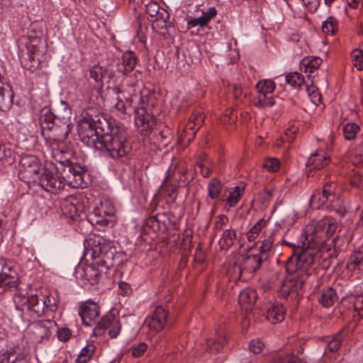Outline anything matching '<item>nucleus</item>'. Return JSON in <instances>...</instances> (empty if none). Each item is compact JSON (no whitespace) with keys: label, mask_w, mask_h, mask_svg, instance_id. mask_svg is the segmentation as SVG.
<instances>
[{"label":"nucleus","mask_w":363,"mask_h":363,"mask_svg":"<svg viewBox=\"0 0 363 363\" xmlns=\"http://www.w3.org/2000/svg\"><path fill=\"white\" fill-rule=\"evenodd\" d=\"M265 259L260 255H250L247 256L245 261V267L250 273H255L261 267Z\"/></svg>","instance_id":"33"},{"label":"nucleus","mask_w":363,"mask_h":363,"mask_svg":"<svg viewBox=\"0 0 363 363\" xmlns=\"http://www.w3.org/2000/svg\"><path fill=\"white\" fill-rule=\"evenodd\" d=\"M79 315L82 323L86 326H89L100 315L99 306L94 301L89 300L82 303L79 308Z\"/></svg>","instance_id":"15"},{"label":"nucleus","mask_w":363,"mask_h":363,"mask_svg":"<svg viewBox=\"0 0 363 363\" xmlns=\"http://www.w3.org/2000/svg\"><path fill=\"white\" fill-rule=\"evenodd\" d=\"M266 225L267 220L264 218H260L250 230L252 231V233L258 235L262 229L264 228Z\"/></svg>","instance_id":"57"},{"label":"nucleus","mask_w":363,"mask_h":363,"mask_svg":"<svg viewBox=\"0 0 363 363\" xmlns=\"http://www.w3.org/2000/svg\"><path fill=\"white\" fill-rule=\"evenodd\" d=\"M135 124L139 127H143L147 130L152 127L150 118V116L147 114L143 108L134 109Z\"/></svg>","instance_id":"31"},{"label":"nucleus","mask_w":363,"mask_h":363,"mask_svg":"<svg viewBox=\"0 0 363 363\" xmlns=\"http://www.w3.org/2000/svg\"><path fill=\"white\" fill-rule=\"evenodd\" d=\"M162 9L155 1H150L146 5V12L151 18L156 16Z\"/></svg>","instance_id":"50"},{"label":"nucleus","mask_w":363,"mask_h":363,"mask_svg":"<svg viewBox=\"0 0 363 363\" xmlns=\"http://www.w3.org/2000/svg\"><path fill=\"white\" fill-rule=\"evenodd\" d=\"M96 352V346L89 343L84 347L75 360L76 363H88L94 357Z\"/></svg>","instance_id":"34"},{"label":"nucleus","mask_w":363,"mask_h":363,"mask_svg":"<svg viewBox=\"0 0 363 363\" xmlns=\"http://www.w3.org/2000/svg\"><path fill=\"white\" fill-rule=\"evenodd\" d=\"M286 82L294 89H298L306 82L304 77L298 72H290L285 77Z\"/></svg>","instance_id":"38"},{"label":"nucleus","mask_w":363,"mask_h":363,"mask_svg":"<svg viewBox=\"0 0 363 363\" xmlns=\"http://www.w3.org/2000/svg\"><path fill=\"white\" fill-rule=\"evenodd\" d=\"M20 175L28 183H35L42 172L38 159L34 156H26L21 160Z\"/></svg>","instance_id":"12"},{"label":"nucleus","mask_w":363,"mask_h":363,"mask_svg":"<svg viewBox=\"0 0 363 363\" xmlns=\"http://www.w3.org/2000/svg\"><path fill=\"white\" fill-rule=\"evenodd\" d=\"M315 84V81L314 79L307 80L306 82V90L311 102L317 106L320 104L322 96L318 90V87Z\"/></svg>","instance_id":"30"},{"label":"nucleus","mask_w":363,"mask_h":363,"mask_svg":"<svg viewBox=\"0 0 363 363\" xmlns=\"http://www.w3.org/2000/svg\"><path fill=\"white\" fill-rule=\"evenodd\" d=\"M237 234L234 229L230 228L223 230L218 241V245L222 250H228L235 243Z\"/></svg>","instance_id":"27"},{"label":"nucleus","mask_w":363,"mask_h":363,"mask_svg":"<svg viewBox=\"0 0 363 363\" xmlns=\"http://www.w3.org/2000/svg\"><path fill=\"white\" fill-rule=\"evenodd\" d=\"M329 157L323 150H319L313 153L308 158L306 167L308 168V177L312 176V170H319L329 163Z\"/></svg>","instance_id":"17"},{"label":"nucleus","mask_w":363,"mask_h":363,"mask_svg":"<svg viewBox=\"0 0 363 363\" xmlns=\"http://www.w3.org/2000/svg\"><path fill=\"white\" fill-rule=\"evenodd\" d=\"M308 275L303 271L297 272V274L292 277L286 279L281 284L280 291L282 296L291 298H298L302 291L303 286Z\"/></svg>","instance_id":"9"},{"label":"nucleus","mask_w":363,"mask_h":363,"mask_svg":"<svg viewBox=\"0 0 363 363\" xmlns=\"http://www.w3.org/2000/svg\"><path fill=\"white\" fill-rule=\"evenodd\" d=\"M225 341V335L216 331V338L208 339L206 342L207 351L211 353L218 352L223 348Z\"/></svg>","instance_id":"32"},{"label":"nucleus","mask_w":363,"mask_h":363,"mask_svg":"<svg viewBox=\"0 0 363 363\" xmlns=\"http://www.w3.org/2000/svg\"><path fill=\"white\" fill-rule=\"evenodd\" d=\"M147 346L145 342H140L137 345H133L131 347V354L134 357H141L146 351Z\"/></svg>","instance_id":"51"},{"label":"nucleus","mask_w":363,"mask_h":363,"mask_svg":"<svg viewBox=\"0 0 363 363\" xmlns=\"http://www.w3.org/2000/svg\"><path fill=\"white\" fill-rule=\"evenodd\" d=\"M155 18L153 20L154 21L160 22L163 23L164 22H167V20L169 18V14L166 9L162 8V10L159 12V13L156 16H155Z\"/></svg>","instance_id":"60"},{"label":"nucleus","mask_w":363,"mask_h":363,"mask_svg":"<svg viewBox=\"0 0 363 363\" xmlns=\"http://www.w3.org/2000/svg\"><path fill=\"white\" fill-rule=\"evenodd\" d=\"M318 248L309 247L308 242H307V244L303 242L301 247L298 245L286 262V272L293 274L296 272L302 271V268L312 264L314 261V256L311 250Z\"/></svg>","instance_id":"6"},{"label":"nucleus","mask_w":363,"mask_h":363,"mask_svg":"<svg viewBox=\"0 0 363 363\" xmlns=\"http://www.w3.org/2000/svg\"><path fill=\"white\" fill-rule=\"evenodd\" d=\"M62 214L72 220H77L80 218L82 209L77 206V199L75 197H68L60 203Z\"/></svg>","instance_id":"18"},{"label":"nucleus","mask_w":363,"mask_h":363,"mask_svg":"<svg viewBox=\"0 0 363 363\" xmlns=\"http://www.w3.org/2000/svg\"><path fill=\"white\" fill-rule=\"evenodd\" d=\"M322 60L318 57H313L312 58H304L301 61V67L304 69V72L308 73V80L314 79L312 75L320 67Z\"/></svg>","instance_id":"26"},{"label":"nucleus","mask_w":363,"mask_h":363,"mask_svg":"<svg viewBox=\"0 0 363 363\" xmlns=\"http://www.w3.org/2000/svg\"><path fill=\"white\" fill-rule=\"evenodd\" d=\"M324 191L316 190L310 199L309 205L311 208L320 209L327 204V197Z\"/></svg>","instance_id":"35"},{"label":"nucleus","mask_w":363,"mask_h":363,"mask_svg":"<svg viewBox=\"0 0 363 363\" xmlns=\"http://www.w3.org/2000/svg\"><path fill=\"white\" fill-rule=\"evenodd\" d=\"M296 133V130L294 128H289L286 130L285 136L282 138L283 140H286L288 143H292L294 140V135Z\"/></svg>","instance_id":"63"},{"label":"nucleus","mask_w":363,"mask_h":363,"mask_svg":"<svg viewBox=\"0 0 363 363\" xmlns=\"http://www.w3.org/2000/svg\"><path fill=\"white\" fill-rule=\"evenodd\" d=\"M322 31L328 35H333L338 30V21L329 16L322 24Z\"/></svg>","instance_id":"40"},{"label":"nucleus","mask_w":363,"mask_h":363,"mask_svg":"<svg viewBox=\"0 0 363 363\" xmlns=\"http://www.w3.org/2000/svg\"><path fill=\"white\" fill-rule=\"evenodd\" d=\"M21 47H25L26 52H34V53H43V43L40 38V33L33 35L32 30L26 35H23L20 40Z\"/></svg>","instance_id":"16"},{"label":"nucleus","mask_w":363,"mask_h":363,"mask_svg":"<svg viewBox=\"0 0 363 363\" xmlns=\"http://www.w3.org/2000/svg\"><path fill=\"white\" fill-rule=\"evenodd\" d=\"M233 92L235 99L237 100H242L247 94V91H243L242 87L237 84L234 85Z\"/></svg>","instance_id":"58"},{"label":"nucleus","mask_w":363,"mask_h":363,"mask_svg":"<svg viewBox=\"0 0 363 363\" xmlns=\"http://www.w3.org/2000/svg\"><path fill=\"white\" fill-rule=\"evenodd\" d=\"M91 255L93 262L82 269L80 277L91 285L96 284L103 274H107L109 267L113 264L115 249L109 243L99 238L93 241V247L87 249L86 254Z\"/></svg>","instance_id":"3"},{"label":"nucleus","mask_w":363,"mask_h":363,"mask_svg":"<svg viewBox=\"0 0 363 363\" xmlns=\"http://www.w3.org/2000/svg\"><path fill=\"white\" fill-rule=\"evenodd\" d=\"M284 363H303L302 360L297 357L290 354L283 356Z\"/></svg>","instance_id":"64"},{"label":"nucleus","mask_w":363,"mask_h":363,"mask_svg":"<svg viewBox=\"0 0 363 363\" xmlns=\"http://www.w3.org/2000/svg\"><path fill=\"white\" fill-rule=\"evenodd\" d=\"M286 311L280 303H274L267 309L266 318L272 324L281 322L285 317Z\"/></svg>","instance_id":"21"},{"label":"nucleus","mask_w":363,"mask_h":363,"mask_svg":"<svg viewBox=\"0 0 363 363\" xmlns=\"http://www.w3.org/2000/svg\"><path fill=\"white\" fill-rule=\"evenodd\" d=\"M38 183L43 189L52 194L57 193L65 187V181L60 177L57 170L52 172L48 169H42Z\"/></svg>","instance_id":"10"},{"label":"nucleus","mask_w":363,"mask_h":363,"mask_svg":"<svg viewBox=\"0 0 363 363\" xmlns=\"http://www.w3.org/2000/svg\"><path fill=\"white\" fill-rule=\"evenodd\" d=\"M337 299L338 295L332 287L323 289L318 297V302L325 308L332 306Z\"/></svg>","instance_id":"28"},{"label":"nucleus","mask_w":363,"mask_h":363,"mask_svg":"<svg viewBox=\"0 0 363 363\" xmlns=\"http://www.w3.org/2000/svg\"><path fill=\"white\" fill-rule=\"evenodd\" d=\"M222 185L216 178L212 179L208 184V197L213 200L219 198L221 192Z\"/></svg>","instance_id":"39"},{"label":"nucleus","mask_w":363,"mask_h":363,"mask_svg":"<svg viewBox=\"0 0 363 363\" xmlns=\"http://www.w3.org/2000/svg\"><path fill=\"white\" fill-rule=\"evenodd\" d=\"M362 260L363 252L360 250L355 251L354 254L350 256L349 262L347 264V268L349 269H354Z\"/></svg>","instance_id":"46"},{"label":"nucleus","mask_w":363,"mask_h":363,"mask_svg":"<svg viewBox=\"0 0 363 363\" xmlns=\"http://www.w3.org/2000/svg\"><path fill=\"white\" fill-rule=\"evenodd\" d=\"M33 303H35V315L38 317L50 315L57 308V301L51 295L40 296L36 295V298L33 299Z\"/></svg>","instance_id":"14"},{"label":"nucleus","mask_w":363,"mask_h":363,"mask_svg":"<svg viewBox=\"0 0 363 363\" xmlns=\"http://www.w3.org/2000/svg\"><path fill=\"white\" fill-rule=\"evenodd\" d=\"M276 234L274 232L272 233L269 238L264 240L259 247V255H262L264 259L267 258V253L270 250L273 245V242L274 241V236Z\"/></svg>","instance_id":"45"},{"label":"nucleus","mask_w":363,"mask_h":363,"mask_svg":"<svg viewBox=\"0 0 363 363\" xmlns=\"http://www.w3.org/2000/svg\"><path fill=\"white\" fill-rule=\"evenodd\" d=\"M258 94H272L275 89V84L269 79L260 80L256 85Z\"/></svg>","instance_id":"42"},{"label":"nucleus","mask_w":363,"mask_h":363,"mask_svg":"<svg viewBox=\"0 0 363 363\" xmlns=\"http://www.w3.org/2000/svg\"><path fill=\"white\" fill-rule=\"evenodd\" d=\"M170 178V168L169 167L165 172V177L160 185L161 190L172 200H175L177 198V191L178 185L174 184L168 183Z\"/></svg>","instance_id":"29"},{"label":"nucleus","mask_w":363,"mask_h":363,"mask_svg":"<svg viewBox=\"0 0 363 363\" xmlns=\"http://www.w3.org/2000/svg\"><path fill=\"white\" fill-rule=\"evenodd\" d=\"M71 116V108L63 101L53 111L44 107L40 116L42 134L60 141L66 139L72 127Z\"/></svg>","instance_id":"2"},{"label":"nucleus","mask_w":363,"mask_h":363,"mask_svg":"<svg viewBox=\"0 0 363 363\" xmlns=\"http://www.w3.org/2000/svg\"><path fill=\"white\" fill-rule=\"evenodd\" d=\"M352 57L353 59V65L357 68L358 70L363 69V55L362 51L355 50L352 52Z\"/></svg>","instance_id":"49"},{"label":"nucleus","mask_w":363,"mask_h":363,"mask_svg":"<svg viewBox=\"0 0 363 363\" xmlns=\"http://www.w3.org/2000/svg\"><path fill=\"white\" fill-rule=\"evenodd\" d=\"M104 74V69L99 65H94L89 70L90 78L97 83L102 82Z\"/></svg>","instance_id":"47"},{"label":"nucleus","mask_w":363,"mask_h":363,"mask_svg":"<svg viewBox=\"0 0 363 363\" xmlns=\"http://www.w3.org/2000/svg\"><path fill=\"white\" fill-rule=\"evenodd\" d=\"M279 166L280 162L279 160L276 158H268L263 162V167L272 172H277L279 169Z\"/></svg>","instance_id":"48"},{"label":"nucleus","mask_w":363,"mask_h":363,"mask_svg":"<svg viewBox=\"0 0 363 363\" xmlns=\"http://www.w3.org/2000/svg\"><path fill=\"white\" fill-rule=\"evenodd\" d=\"M320 0H302L309 12L313 13L318 9Z\"/></svg>","instance_id":"55"},{"label":"nucleus","mask_w":363,"mask_h":363,"mask_svg":"<svg viewBox=\"0 0 363 363\" xmlns=\"http://www.w3.org/2000/svg\"><path fill=\"white\" fill-rule=\"evenodd\" d=\"M20 268L13 262L0 258V289L4 291L18 290L21 284Z\"/></svg>","instance_id":"7"},{"label":"nucleus","mask_w":363,"mask_h":363,"mask_svg":"<svg viewBox=\"0 0 363 363\" xmlns=\"http://www.w3.org/2000/svg\"><path fill=\"white\" fill-rule=\"evenodd\" d=\"M56 169L65 181V184H67L70 187L75 189H84L87 186L88 183L84 180L86 171L79 164L67 160L60 162Z\"/></svg>","instance_id":"5"},{"label":"nucleus","mask_w":363,"mask_h":363,"mask_svg":"<svg viewBox=\"0 0 363 363\" xmlns=\"http://www.w3.org/2000/svg\"><path fill=\"white\" fill-rule=\"evenodd\" d=\"M257 298V294L255 290L245 289L240 293L238 302L242 310L245 311L246 313H248L251 311Z\"/></svg>","instance_id":"20"},{"label":"nucleus","mask_w":363,"mask_h":363,"mask_svg":"<svg viewBox=\"0 0 363 363\" xmlns=\"http://www.w3.org/2000/svg\"><path fill=\"white\" fill-rule=\"evenodd\" d=\"M72 333L69 328H63L58 330L57 337L60 341L66 342L71 337Z\"/></svg>","instance_id":"56"},{"label":"nucleus","mask_w":363,"mask_h":363,"mask_svg":"<svg viewBox=\"0 0 363 363\" xmlns=\"http://www.w3.org/2000/svg\"><path fill=\"white\" fill-rule=\"evenodd\" d=\"M340 348V340L338 338H334L328 343V349L331 352H338Z\"/></svg>","instance_id":"61"},{"label":"nucleus","mask_w":363,"mask_h":363,"mask_svg":"<svg viewBox=\"0 0 363 363\" xmlns=\"http://www.w3.org/2000/svg\"><path fill=\"white\" fill-rule=\"evenodd\" d=\"M115 211V208L111 201L104 200L87 216V220L92 225H108L109 220L106 217L113 216Z\"/></svg>","instance_id":"11"},{"label":"nucleus","mask_w":363,"mask_h":363,"mask_svg":"<svg viewBox=\"0 0 363 363\" xmlns=\"http://www.w3.org/2000/svg\"><path fill=\"white\" fill-rule=\"evenodd\" d=\"M116 108L123 114H125L128 112V109L130 107V100L127 99L124 102L122 99L117 96V102L115 104Z\"/></svg>","instance_id":"52"},{"label":"nucleus","mask_w":363,"mask_h":363,"mask_svg":"<svg viewBox=\"0 0 363 363\" xmlns=\"http://www.w3.org/2000/svg\"><path fill=\"white\" fill-rule=\"evenodd\" d=\"M13 96V94L11 87L3 84L1 79H0V109L4 106H6L11 104Z\"/></svg>","instance_id":"36"},{"label":"nucleus","mask_w":363,"mask_h":363,"mask_svg":"<svg viewBox=\"0 0 363 363\" xmlns=\"http://www.w3.org/2000/svg\"><path fill=\"white\" fill-rule=\"evenodd\" d=\"M270 94H258L257 101L255 103V106L259 108L274 106L275 102Z\"/></svg>","instance_id":"44"},{"label":"nucleus","mask_w":363,"mask_h":363,"mask_svg":"<svg viewBox=\"0 0 363 363\" xmlns=\"http://www.w3.org/2000/svg\"><path fill=\"white\" fill-rule=\"evenodd\" d=\"M30 333L32 338L36 342H42L50 335L48 327L42 322L33 323L30 328Z\"/></svg>","instance_id":"25"},{"label":"nucleus","mask_w":363,"mask_h":363,"mask_svg":"<svg viewBox=\"0 0 363 363\" xmlns=\"http://www.w3.org/2000/svg\"><path fill=\"white\" fill-rule=\"evenodd\" d=\"M137 62V55L131 50H128L123 54L121 62L117 65V70L127 75L134 69Z\"/></svg>","instance_id":"19"},{"label":"nucleus","mask_w":363,"mask_h":363,"mask_svg":"<svg viewBox=\"0 0 363 363\" xmlns=\"http://www.w3.org/2000/svg\"><path fill=\"white\" fill-rule=\"evenodd\" d=\"M167 316L168 313L162 306H157L155 308L154 311L145 318L144 322V326H147L149 328L147 333L148 337H153L164 328Z\"/></svg>","instance_id":"8"},{"label":"nucleus","mask_w":363,"mask_h":363,"mask_svg":"<svg viewBox=\"0 0 363 363\" xmlns=\"http://www.w3.org/2000/svg\"><path fill=\"white\" fill-rule=\"evenodd\" d=\"M203 122V116L200 112L190 117L189 122L184 128L185 134L186 136L189 135L187 138L189 141L191 140L194 138Z\"/></svg>","instance_id":"23"},{"label":"nucleus","mask_w":363,"mask_h":363,"mask_svg":"<svg viewBox=\"0 0 363 363\" xmlns=\"http://www.w3.org/2000/svg\"><path fill=\"white\" fill-rule=\"evenodd\" d=\"M26 56L28 58L25 60V67L33 71L40 65V60L39 56L42 55L43 53H34V52H26Z\"/></svg>","instance_id":"41"},{"label":"nucleus","mask_w":363,"mask_h":363,"mask_svg":"<svg viewBox=\"0 0 363 363\" xmlns=\"http://www.w3.org/2000/svg\"><path fill=\"white\" fill-rule=\"evenodd\" d=\"M349 301L352 306L354 308V311L363 310V296H350Z\"/></svg>","instance_id":"54"},{"label":"nucleus","mask_w":363,"mask_h":363,"mask_svg":"<svg viewBox=\"0 0 363 363\" xmlns=\"http://www.w3.org/2000/svg\"><path fill=\"white\" fill-rule=\"evenodd\" d=\"M94 108L82 113L83 123L79 137L88 147L104 152L113 159L125 157L131 149L125 130L113 125L103 116H93Z\"/></svg>","instance_id":"1"},{"label":"nucleus","mask_w":363,"mask_h":363,"mask_svg":"<svg viewBox=\"0 0 363 363\" xmlns=\"http://www.w3.org/2000/svg\"><path fill=\"white\" fill-rule=\"evenodd\" d=\"M264 344L258 339L252 340L249 344V350L254 354H259L263 350Z\"/></svg>","instance_id":"53"},{"label":"nucleus","mask_w":363,"mask_h":363,"mask_svg":"<svg viewBox=\"0 0 363 363\" xmlns=\"http://www.w3.org/2000/svg\"><path fill=\"white\" fill-rule=\"evenodd\" d=\"M244 187V186L242 187L236 186L233 188V191L230 192L227 198V203L230 206L233 207L238 203L242 196Z\"/></svg>","instance_id":"43"},{"label":"nucleus","mask_w":363,"mask_h":363,"mask_svg":"<svg viewBox=\"0 0 363 363\" xmlns=\"http://www.w3.org/2000/svg\"><path fill=\"white\" fill-rule=\"evenodd\" d=\"M336 229L335 225L329 218H325L318 221H312L306 228V241L311 247H320L325 242L326 238L331 239V243L335 251L340 249L338 235L331 238Z\"/></svg>","instance_id":"4"},{"label":"nucleus","mask_w":363,"mask_h":363,"mask_svg":"<svg viewBox=\"0 0 363 363\" xmlns=\"http://www.w3.org/2000/svg\"><path fill=\"white\" fill-rule=\"evenodd\" d=\"M107 330L111 338H116L121 332V324L120 320L113 315L103 316L94 328L93 335L94 336H101Z\"/></svg>","instance_id":"13"},{"label":"nucleus","mask_w":363,"mask_h":363,"mask_svg":"<svg viewBox=\"0 0 363 363\" xmlns=\"http://www.w3.org/2000/svg\"><path fill=\"white\" fill-rule=\"evenodd\" d=\"M337 184L336 183H330L323 186V190L324 191V194H328L330 196H334V195H339L338 192L336 191Z\"/></svg>","instance_id":"59"},{"label":"nucleus","mask_w":363,"mask_h":363,"mask_svg":"<svg viewBox=\"0 0 363 363\" xmlns=\"http://www.w3.org/2000/svg\"><path fill=\"white\" fill-rule=\"evenodd\" d=\"M36 298V294L26 296L21 293H16L13 296V301L16 304V308L23 311L21 307H25L28 311L33 313L35 315V303H33V299Z\"/></svg>","instance_id":"22"},{"label":"nucleus","mask_w":363,"mask_h":363,"mask_svg":"<svg viewBox=\"0 0 363 363\" xmlns=\"http://www.w3.org/2000/svg\"><path fill=\"white\" fill-rule=\"evenodd\" d=\"M345 140L350 141L356 138L360 127L355 123H347L342 128Z\"/></svg>","instance_id":"37"},{"label":"nucleus","mask_w":363,"mask_h":363,"mask_svg":"<svg viewBox=\"0 0 363 363\" xmlns=\"http://www.w3.org/2000/svg\"><path fill=\"white\" fill-rule=\"evenodd\" d=\"M326 196L327 197V203H329L330 204L328 206H327V208H335V211L337 212V213H339L340 212V207H337V208H335V205H334V203L335 202H338V199H339V195H334V196H330L329 194H325Z\"/></svg>","instance_id":"62"},{"label":"nucleus","mask_w":363,"mask_h":363,"mask_svg":"<svg viewBox=\"0 0 363 363\" xmlns=\"http://www.w3.org/2000/svg\"><path fill=\"white\" fill-rule=\"evenodd\" d=\"M217 14L215 7H211L207 11H203L202 15L199 18H191L187 22V28L191 29L197 26L203 28Z\"/></svg>","instance_id":"24"}]
</instances>
